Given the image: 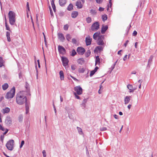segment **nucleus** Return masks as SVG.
<instances>
[{
  "label": "nucleus",
  "mask_w": 157,
  "mask_h": 157,
  "mask_svg": "<svg viewBox=\"0 0 157 157\" xmlns=\"http://www.w3.org/2000/svg\"><path fill=\"white\" fill-rule=\"evenodd\" d=\"M73 5L72 4H70L68 7L67 10L70 11L73 9Z\"/></svg>",
  "instance_id": "34"
},
{
  "label": "nucleus",
  "mask_w": 157,
  "mask_h": 157,
  "mask_svg": "<svg viewBox=\"0 0 157 157\" xmlns=\"http://www.w3.org/2000/svg\"><path fill=\"white\" fill-rule=\"evenodd\" d=\"M72 42L74 44H76V39L75 38H73L72 39Z\"/></svg>",
  "instance_id": "54"
},
{
  "label": "nucleus",
  "mask_w": 157,
  "mask_h": 157,
  "mask_svg": "<svg viewBox=\"0 0 157 157\" xmlns=\"http://www.w3.org/2000/svg\"><path fill=\"white\" fill-rule=\"evenodd\" d=\"M112 6L111 0H109V4L108 5V7L107 8V11L109 10V7H111Z\"/></svg>",
  "instance_id": "43"
},
{
  "label": "nucleus",
  "mask_w": 157,
  "mask_h": 157,
  "mask_svg": "<svg viewBox=\"0 0 157 157\" xmlns=\"http://www.w3.org/2000/svg\"><path fill=\"white\" fill-rule=\"evenodd\" d=\"M29 103L28 102H26L25 104V107L26 110V113L27 114L29 112Z\"/></svg>",
  "instance_id": "22"
},
{
  "label": "nucleus",
  "mask_w": 157,
  "mask_h": 157,
  "mask_svg": "<svg viewBox=\"0 0 157 157\" xmlns=\"http://www.w3.org/2000/svg\"><path fill=\"white\" fill-rule=\"evenodd\" d=\"M9 21L10 24L11 25H13L15 24L16 18H9Z\"/></svg>",
  "instance_id": "15"
},
{
  "label": "nucleus",
  "mask_w": 157,
  "mask_h": 157,
  "mask_svg": "<svg viewBox=\"0 0 157 157\" xmlns=\"http://www.w3.org/2000/svg\"><path fill=\"white\" fill-rule=\"evenodd\" d=\"M26 6H27V9L29 11V2H27V3Z\"/></svg>",
  "instance_id": "59"
},
{
  "label": "nucleus",
  "mask_w": 157,
  "mask_h": 157,
  "mask_svg": "<svg viewBox=\"0 0 157 157\" xmlns=\"http://www.w3.org/2000/svg\"><path fill=\"white\" fill-rule=\"evenodd\" d=\"M58 38L62 42H63L65 39V38L63 35L62 33H58Z\"/></svg>",
  "instance_id": "12"
},
{
  "label": "nucleus",
  "mask_w": 157,
  "mask_h": 157,
  "mask_svg": "<svg viewBox=\"0 0 157 157\" xmlns=\"http://www.w3.org/2000/svg\"><path fill=\"white\" fill-rule=\"evenodd\" d=\"M96 13V11L94 9H91L90 10V13L92 15H95Z\"/></svg>",
  "instance_id": "32"
},
{
  "label": "nucleus",
  "mask_w": 157,
  "mask_h": 157,
  "mask_svg": "<svg viewBox=\"0 0 157 157\" xmlns=\"http://www.w3.org/2000/svg\"><path fill=\"white\" fill-rule=\"evenodd\" d=\"M4 63V61L2 57H0V67L2 66Z\"/></svg>",
  "instance_id": "36"
},
{
  "label": "nucleus",
  "mask_w": 157,
  "mask_h": 157,
  "mask_svg": "<svg viewBox=\"0 0 157 157\" xmlns=\"http://www.w3.org/2000/svg\"><path fill=\"white\" fill-rule=\"evenodd\" d=\"M153 58V56H150L148 62V65L150 64L151 63V62Z\"/></svg>",
  "instance_id": "30"
},
{
  "label": "nucleus",
  "mask_w": 157,
  "mask_h": 157,
  "mask_svg": "<svg viewBox=\"0 0 157 157\" xmlns=\"http://www.w3.org/2000/svg\"><path fill=\"white\" fill-rule=\"evenodd\" d=\"M100 63V59L98 56L96 57L95 65L97 64H99Z\"/></svg>",
  "instance_id": "27"
},
{
  "label": "nucleus",
  "mask_w": 157,
  "mask_h": 157,
  "mask_svg": "<svg viewBox=\"0 0 157 157\" xmlns=\"http://www.w3.org/2000/svg\"><path fill=\"white\" fill-rule=\"evenodd\" d=\"M87 101V99H84L82 101V103L85 104H86Z\"/></svg>",
  "instance_id": "56"
},
{
  "label": "nucleus",
  "mask_w": 157,
  "mask_h": 157,
  "mask_svg": "<svg viewBox=\"0 0 157 157\" xmlns=\"http://www.w3.org/2000/svg\"><path fill=\"white\" fill-rule=\"evenodd\" d=\"M76 6H77L78 8L81 9L82 8V6L80 1H77L76 4Z\"/></svg>",
  "instance_id": "20"
},
{
  "label": "nucleus",
  "mask_w": 157,
  "mask_h": 157,
  "mask_svg": "<svg viewBox=\"0 0 157 157\" xmlns=\"http://www.w3.org/2000/svg\"><path fill=\"white\" fill-rule=\"evenodd\" d=\"M86 21L88 23H90L91 21V18L90 17H88L86 19Z\"/></svg>",
  "instance_id": "39"
},
{
  "label": "nucleus",
  "mask_w": 157,
  "mask_h": 157,
  "mask_svg": "<svg viewBox=\"0 0 157 157\" xmlns=\"http://www.w3.org/2000/svg\"><path fill=\"white\" fill-rule=\"evenodd\" d=\"M71 69L74 71L77 68V66L75 65H72L71 67Z\"/></svg>",
  "instance_id": "40"
},
{
  "label": "nucleus",
  "mask_w": 157,
  "mask_h": 157,
  "mask_svg": "<svg viewBox=\"0 0 157 157\" xmlns=\"http://www.w3.org/2000/svg\"><path fill=\"white\" fill-rule=\"evenodd\" d=\"M99 28V25L98 22H96L92 24L91 27V30L96 31Z\"/></svg>",
  "instance_id": "5"
},
{
  "label": "nucleus",
  "mask_w": 157,
  "mask_h": 157,
  "mask_svg": "<svg viewBox=\"0 0 157 157\" xmlns=\"http://www.w3.org/2000/svg\"><path fill=\"white\" fill-rule=\"evenodd\" d=\"M10 109L8 107H6L5 108L3 109L1 112L3 114L7 113H8L10 111Z\"/></svg>",
  "instance_id": "16"
},
{
  "label": "nucleus",
  "mask_w": 157,
  "mask_h": 157,
  "mask_svg": "<svg viewBox=\"0 0 157 157\" xmlns=\"http://www.w3.org/2000/svg\"><path fill=\"white\" fill-rule=\"evenodd\" d=\"M78 14V13L77 11H74L72 12L71 14V17L72 18H75L77 17Z\"/></svg>",
  "instance_id": "24"
},
{
  "label": "nucleus",
  "mask_w": 157,
  "mask_h": 157,
  "mask_svg": "<svg viewBox=\"0 0 157 157\" xmlns=\"http://www.w3.org/2000/svg\"><path fill=\"white\" fill-rule=\"evenodd\" d=\"M52 7L54 12H55L56 10L55 5L52 6Z\"/></svg>",
  "instance_id": "58"
},
{
  "label": "nucleus",
  "mask_w": 157,
  "mask_h": 157,
  "mask_svg": "<svg viewBox=\"0 0 157 157\" xmlns=\"http://www.w3.org/2000/svg\"><path fill=\"white\" fill-rule=\"evenodd\" d=\"M74 89L76 94H77L78 95H81L82 93V89L81 87L79 86H77L75 87L74 88Z\"/></svg>",
  "instance_id": "4"
},
{
  "label": "nucleus",
  "mask_w": 157,
  "mask_h": 157,
  "mask_svg": "<svg viewBox=\"0 0 157 157\" xmlns=\"http://www.w3.org/2000/svg\"><path fill=\"white\" fill-rule=\"evenodd\" d=\"M14 141L10 140L8 141L6 144V147L9 150L12 151L14 148Z\"/></svg>",
  "instance_id": "3"
},
{
  "label": "nucleus",
  "mask_w": 157,
  "mask_h": 157,
  "mask_svg": "<svg viewBox=\"0 0 157 157\" xmlns=\"http://www.w3.org/2000/svg\"><path fill=\"white\" fill-rule=\"evenodd\" d=\"M96 2L98 3H101L102 2V0H96Z\"/></svg>",
  "instance_id": "57"
},
{
  "label": "nucleus",
  "mask_w": 157,
  "mask_h": 157,
  "mask_svg": "<svg viewBox=\"0 0 157 157\" xmlns=\"http://www.w3.org/2000/svg\"><path fill=\"white\" fill-rule=\"evenodd\" d=\"M25 87L26 91H21L18 92L16 96V102L19 105H22L27 101V98L26 95H31L29 85L26 84Z\"/></svg>",
  "instance_id": "1"
},
{
  "label": "nucleus",
  "mask_w": 157,
  "mask_h": 157,
  "mask_svg": "<svg viewBox=\"0 0 157 157\" xmlns=\"http://www.w3.org/2000/svg\"><path fill=\"white\" fill-rule=\"evenodd\" d=\"M129 42V41L128 40H127L125 43V44H124V45L125 46V47H126L127 45V44L128 43V42Z\"/></svg>",
  "instance_id": "61"
},
{
  "label": "nucleus",
  "mask_w": 157,
  "mask_h": 157,
  "mask_svg": "<svg viewBox=\"0 0 157 157\" xmlns=\"http://www.w3.org/2000/svg\"><path fill=\"white\" fill-rule=\"evenodd\" d=\"M35 64H36L35 67H36V78H37V79H38V70L37 69V66L36 65V61H35Z\"/></svg>",
  "instance_id": "38"
},
{
  "label": "nucleus",
  "mask_w": 157,
  "mask_h": 157,
  "mask_svg": "<svg viewBox=\"0 0 157 157\" xmlns=\"http://www.w3.org/2000/svg\"><path fill=\"white\" fill-rule=\"evenodd\" d=\"M103 49V47L102 46H99L97 47L96 48L95 50L97 51H99L100 52Z\"/></svg>",
  "instance_id": "29"
},
{
  "label": "nucleus",
  "mask_w": 157,
  "mask_h": 157,
  "mask_svg": "<svg viewBox=\"0 0 157 157\" xmlns=\"http://www.w3.org/2000/svg\"><path fill=\"white\" fill-rule=\"evenodd\" d=\"M50 13L51 16H53V13L52 10V9L50 6L49 7Z\"/></svg>",
  "instance_id": "49"
},
{
  "label": "nucleus",
  "mask_w": 157,
  "mask_h": 157,
  "mask_svg": "<svg viewBox=\"0 0 157 157\" xmlns=\"http://www.w3.org/2000/svg\"><path fill=\"white\" fill-rule=\"evenodd\" d=\"M92 39L89 36H87L86 38V45H90L91 44Z\"/></svg>",
  "instance_id": "11"
},
{
  "label": "nucleus",
  "mask_w": 157,
  "mask_h": 157,
  "mask_svg": "<svg viewBox=\"0 0 157 157\" xmlns=\"http://www.w3.org/2000/svg\"><path fill=\"white\" fill-rule=\"evenodd\" d=\"M78 71L79 72L81 73H83L85 71V70L83 68H81H81H79L78 69Z\"/></svg>",
  "instance_id": "35"
},
{
  "label": "nucleus",
  "mask_w": 157,
  "mask_h": 157,
  "mask_svg": "<svg viewBox=\"0 0 157 157\" xmlns=\"http://www.w3.org/2000/svg\"><path fill=\"white\" fill-rule=\"evenodd\" d=\"M74 94L75 96V98L78 99H80V97L78 95V94H76V93H74Z\"/></svg>",
  "instance_id": "48"
},
{
  "label": "nucleus",
  "mask_w": 157,
  "mask_h": 157,
  "mask_svg": "<svg viewBox=\"0 0 157 157\" xmlns=\"http://www.w3.org/2000/svg\"><path fill=\"white\" fill-rule=\"evenodd\" d=\"M131 96H126L124 99V102L125 104H128L131 100Z\"/></svg>",
  "instance_id": "13"
},
{
  "label": "nucleus",
  "mask_w": 157,
  "mask_h": 157,
  "mask_svg": "<svg viewBox=\"0 0 157 157\" xmlns=\"http://www.w3.org/2000/svg\"><path fill=\"white\" fill-rule=\"evenodd\" d=\"M137 32L135 30L134 31L132 34L133 36H136L137 35Z\"/></svg>",
  "instance_id": "55"
},
{
  "label": "nucleus",
  "mask_w": 157,
  "mask_h": 157,
  "mask_svg": "<svg viewBox=\"0 0 157 157\" xmlns=\"http://www.w3.org/2000/svg\"><path fill=\"white\" fill-rule=\"evenodd\" d=\"M114 117L116 119H118V116L116 115V114H114Z\"/></svg>",
  "instance_id": "64"
},
{
  "label": "nucleus",
  "mask_w": 157,
  "mask_h": 157,
  "mask_svg": "<svg viewBox=\"0 0 157 157\" xmlns=\"http://www.w3.org/2000/svg\"><path fill=\"white\" fill-rule=\"evenodd\" d=\"M5 26L6 27V29L7 30L10 31V28H9V26L7 25V22H5Z\"/></svg>",
  "instance_id": "44"
},
{
  "label": "nucleus",
  "mask_w": 157,
  "mask_h": 157,
  "mask_svg": "<svg viewBox=\"0 0 157 157\" xmlns=\"http://www.w3.org/2000/svg\"><path fill=\"white\" fill-rule=\"evenodd\" d=\"M108 26L107 25H103L101 29V33L102 34L105 33V32L108 29Z\"/></svg>",
  "instance_id": "18"
},
{
  "label": "nucleus",
  "mask_w": 157,
  "mask_h": 157,
  "mask_svg": "<svg viewBox=\"0 0 157 157\" xmlns=\"http://www.w3.org/2000/svg\"><path fill=\"white\" fill-rule=\"evenodd\" d=\"M12 121L11 117L9 116L7 117L5 120V123L7 126H10L12 124Z\"/></svg>",
  "instance_id": "6"
},
{
  "label": "nucleus",
  "mask_w": 157,
  "mask_h": 157,
  "mask_svg": "<svg viewBox=\"0 0 157 157\" xmlns=\"http://www.w3.org/2000/svg\"><path fill=\"white\" fill-rule=\"evenodd\" d=\"M76 54V52L75 51V50H73L71 52V55L72 56H75Z\"/></svg>",
  "instance_id": "42"
},
{
  "label": "nucleus",
  "mask_w": 157,
  "mask_h": 157,
  "mask_svg": "<svg viewBox=\"0 0 157 157\" xmlns=\"http://www.w3.org/2000/svg\"><path fill=\"white\" fill-rule=\"evenodd\" d=\"M42 153L43 154V156L44 157H45L46 156V153L45 150L43 151Z\"/></svg>",
  "instance_id": "51"
},
{
  "label": "nucleus",
  "mask_w": 157,
  "mask_h": 157,
  "mask_svg": "<svg viewBox=\"0 0 157 157\" xmlns=\"http://www.w3.org/2000/svg\"><path fill=\"white\" fill-rule=\"evenodd\" d=\"M100 130L101 131H104L107 130V128L105 127H102L100 128Z\"/></svg>",
  "instance_id": "47"
},
{
  "label": "nucleus",
  "mask_w": 157,
  "mask_h": 157,
  "mask_svg": "<svg viewBox=\"0 0 157 157\" xmlns=\"http://www.w3.org/2000/svg\"><path fill=\"white\" fill-rule=\"evenodd\" d=\"M78 53L80 55H82L85 52V49L82 47H78L77 50Z\"/></svg>",
  "instance_id": "9"
},
{
  "label": "nucleus",
  "mask_w": 157,
  "mask_h": 157,
  "mask_svg": "<svg viewBox=\"0 0 157 157\" xmlns=\"http://www.w3.org/2000/svg\"><path fill=\"white\" fill-rule=\"evenodd\" d=\"M9 86L7 83H5L2 86V88L3 90H5Z\"/></svg>",
  "instance_id": "26"
},
{
  "label": "nucleus",
  "mask_w": 157,
  "mask_h": 157,
  "mask_svg": "<svg viewBox=\"0 0 157 157\" xmlns=\"http://www.w3.org/2000/svg\"><path fill=\"white\" fill-rule=\"evenodd\" d=\"M15 88L14 87H13L9 91L6 93L5 96V98L7 99L12 98L15 95Z\"/></svg>",
  "instance_id": "2"
},
{
  "label": "nucleus",
  "mask_w": 157,
  "mask_h": 157,
  "mask_svg": "<svg viewBox=\"0 0 157 157\" xmlns=\"http://www.w3.org/2000/svg\"><path fill=\"white\" fill-rule=\"evenodd\" d=\"M95 72H96L94 70L91 71L90 72V77H91L94 74V73H95Z\"/></svg>",
  "instance_id": "46"
},
{
  "label": "nucleus",
  "mask_w": 157,
  "mask_h": 157,
  "mask_svg": "<svg viewBox=\"0 0 157 157\" xmlns=\"http://www.w3.org/2000/svg\"><path fill=\"white\" fill-rule=\"evenodd\" d=\"M66 37L67 39V40L69 41L71 39V36L69 34H67L66 35Z\"/></svg>",
  "instance_id": "31"
},
{
  "label": "nucleus",
  "mask_w": 157,
  "mask_h": 157,
  "mask_svg": "<svg viewBox=\"0 0 157 157\" xmlns=\"http://www.w3.org/2000/svg\"><path fill=\"white\" fill-rule=\"evenodd\" d=\"M59 3L61 6H63L66 3V0H59Z\"/></svg>",
  "instance_id": "19"
},
{
  "label": "nucleus",
  "mask_w": 157,
  "mask_h": 157,
  "mask_svg": "<svg viewBox=\"0 0 157 157\" xmlns=\"http://www.w3.org/2000/svg\"><path fill=\"white\" fill-rule=\"evenodd\" d=\"M136 71H133L131 72V74H136Z\"/></svg>",
  "instance_id": "63"
},
{
  "label": "nucleus",
  "mask_w": 157,
  "mask_h": 157,
  "mask_svg": "<svg viewBox=\"0 0 157 157\" xmlns=\"http://www.w3.org/2000/svg\"><path fill=\"white\" fill-rule=\"evenodd\" d=\"M100 34V32H97L95 33L93 36L94 39L95 40H97L98 38H99V36H99Z\"/></svg>",
  "instance_id": "17"
},
{
  "label": "nucleus",
  "mask_w": 157,
  "mask_h": 157,
  "mask_svg": "<svg viewBox=\"0 0 157 157\" xmlns=\"http://www.w3.org/2000/svg\"><path fill=\"white\" fill-rule=\"evenodd\" d=\"M61 60L63 63V64L64 67H66L68 65L69 60L66 57L62 56L61 57Z\"/></svg>",
  "instance_id": "8"
},
{
  "label": "nucleus",
  "mask_w": 157,
  "mask_h": 157,
  "mask_svg": "<svg viewBox=\"0 0 157 157\" xmlns=\"http://www.w3.org/2000/svg\"><path fill=\"white\" fill-rule=\"evenodd\" d=\"M102 18L103 21H105L107 19V16L106 15L102 16Z\"/></svg>",
  "instance_id": "37"
},
{
  "label": "nucleus",
  "mask_w": 157,
  "mask_h": 157,
  "mask_svg": "<svg viewBox=\"0 0 157 157\" xmlns=\"http://www.w3.org/2000/svg\"><path fill=\"white\" fill-rule=\"evenodd\" d=\"M68 25L67 24L64 25L63 29L65 30H67L68 29Z\"/></svg>",
  "instance_id": "45"
},
{
  "label": "nucleus",
  "mask_w": 157,
  "mask_h": 157,
  "mask_svg": "<svg viewBox=\"0 0 157 157\" xmlns=\"http://www.w3.org/2000/svg\"><path fill=\"white\" fill-rule=\"evenodd\" d=\"M0 129L2 131H5V129L1 124H0Z\"/></svg>",
  "instance_id": "53"
},
{
  "label": "nucleus",
  "mask_w": 157,
  "mask_h": 157,
  "mask_svg": "<svg viewBox=\"0 0 157 157\" xmlns=\"http://www.w3.org/2000/svg\"><path fill=\"white\" fill-rule=\"evenodd\" d=\"M91 53V52H90V50H88L87 51L86 54L85 56L86 57H87L88 56H90Z\"/></svg>",
  "instance_id": "33"
},
{
  "label": "nucleus",
  "mask_w": 157,
  "mask_h": 157,
  "mask_svg": "<svg viewBox=\"0 0 157 157\" xmlns=\"http://www.w3.org/2000/svg\"><path fill=\"white\" fill-rule=\"evenodd\" d=\"M127 87L128 88L129 90H131L133 89V86H132L130 84H128L127 86Z\"/></svg>",
  "instance_id": "41"
},
{
  "label": "nucleus",
  "mask_w": 157,
  "mask_h": 157,
  "mask_svg": "<svg viewBox=\"0 0 157 157\" xmlns=\"http://www.w3.org/2000/svg\"><path fill=\"white\" fill-rule=\"evenodd\" d=\"M104 39V36H99V38L97 40V43L99 45H103L104 44L103 40Z\"/></svg>",
  "instance_id": "7"
},
{
  "label": "nucleus",
  "mask_w": 157,
  "mask_h": 157,
  "mask_svg": "<svg viewBox=\"0 0 157 157\" xmlns=\"http://www.w3.org/2000/svg\"><path fill=\"white\" fill-rule=\"evenodd\" d=\"M77 128L78 130V132L79 134L81 135H82L83 134V133L81 128L78 127H77Z\"/></svg>",
  "instance_id": "28"
},
{
  "label": "nucleus",
  "mask_w": 157,
  "mask_h": 157,
  "mask_svg": "<svg viewBox=\"0 0 157 157\" xmlns=\"http://www.w3.org/2000/svg\"><path fill=\"white\" fill-rule=\"evenodd\" d=\"M58 49L59 52L60 54H63L65 53V50L63 47L59 45L58 46Z\"/></svg>",
  "instance_id": "10"
},
{
  "label": "nucleus",
  "mask_w": 157,
  "mask_h": 157,
  "mask_svg": "<svg viewBox=\"0 0 157 157\" xmlns=\"http://www.w3.org/2000/svg\"><path fill=\"white\" fill-rule=\"evenodd\" d=\"M60 79L62 80H63L64 79V75L63 71H60L59 72Z\"/></svg>",
  "instance_id": "23"
},
{
  "label": "nucleus",
  "mask_w": 157,
  "mask_h": 157,
  "mask_svg": "<svg viewBox=\"0 0 157 157\" xmlns=\"http://www.w3.org/2000/svg\"><path fill=\"white\" fill-rule=\"evenodd\" d=\"M104 8L100 7L99 9V10L100 11H103L104 10Z\"/></svg>",
  "instance_id": "62"
},
{
  "label": "nucleus",
  "mask_w": 157,
  "mask_h": 157,
  "mask_svg": "<svg viewBox=\"0 0 157 157\" xmlns=\"http://www.w3.org/2000/svg\"><path fill=\"white\" fill-rule=\"evenodd\" d=\"M115 64H114L111 67V70L112 71L115 68Z\"/></svg>",
  "instance_id": "60"
},
{
  "label": "nucleus",
  "mask_w": 157,
  "mask_h": 157,
  "mask_svg": "<svg viewBox=\"0 0 157 157\" xmlns=\"http://www.w3.org/2000/svg\"><path fill=\"white\" fill-rule=\"evenodd\" d=\"M25 142L24 140H22L21 142V144L20 146V148H21L23 146V145L24 144Z\"/></svg>",
  "instance_id": "52"
},
{
  "label": "nucleus",
  "mask_w": 157,
  "mask_h": 157,
  "mask_svg": "<svg viewBox=\"0 0 157 157\" xmlns=\"http://www.w3.org/2000/svg\"><path fill=\"white\" fill-rule=\"evenodd\" d=\"M23 116L22 114L20 115L18 117V120L20 122H22L23 121Z\"/></svg>",
  "instance_id": "25"
},
{
  "label": "nucleus",
  "mask_w": 157,
  "mask_h": 157,
  "mask_svg": "<svg viewBox=\"0 0 157 157\" xmlns=\"http://www.w3.org/2000/svg\"><path fill=\"white\" fill-rule=\"evenodd\" d=\"M8 16L9 18H15L16 17V14L13 11H10L8 13Z\"/></svg>",
  "instance_id": "14"
},
{
  "label": "nucleus",
  "mask_w": 157,
  "mask_h": 157,
  "mask_svg": "<svg viewBox=\"0 0 157 157\" xmlns=\"http://www.w3.org/2000/svg\"><path fill=\"white\" fill-rule=\"evenodd\" d=\"M77 62L78 64L82 65L84 63V60L83 58H80L77 60Z\"/></svg>",
  "instance_id": "21"
},
{
  "label": "nucleus",
  "mask_w": 157,
  "mask_h": 157,
  "mask_svg": "<svg viewBox=\"0 0 157 157\" xmlns=\"http://www.w3.org/2000/svg\"><path fill=\"white\" fill-rule=\"evenodd\" d=\"M86 106V104L82 103V104H81V106L82 107V109H84L85 108Z\"/></svg>",
  "instance_id": "50"
}]
</instances>
